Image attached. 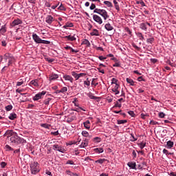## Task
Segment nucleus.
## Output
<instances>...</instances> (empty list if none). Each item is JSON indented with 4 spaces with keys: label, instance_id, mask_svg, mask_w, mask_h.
Here are the masks:
<instances>
[{
    "label": "nucleus",
    "instance_id": "1",
    "mask_svg": "<svg viewBox=\"0 0 176 176\" xmlns=\"http://www.w3.org/2000/svg\"><path fill=\"white\" fill-rule=\"evenodd\" d=\"M10 142L12 145H19V144H25L27 142L23 138L19 137L17 133H15V135L10 138Z\"/></svg>",
    "mask_w": 176,
    "mask_h": 176
},
{
    "label": "nucleus",
    "instance_id": "2",
    "mask_svg": "<svg viewBox=\"0 0 176 176\" xmlns=\"http://www.w3.org/2000/svg\"><path fill=\"white\" fill-rule=\"evenodd\" d=\"M31 174L33 175H36L38 173L41 171V168L39 167V163L36 162H31L30 164Z\"/></svg>",
    "mask_w": 176,
    "mask_h": 176
},
{
    "label": "nucleus",
    "instance_id": "3",
    "mask_svg": "<svg viewBox=\"0 0 176 176\" xmlns=\"http://www.w3.org/2000/svg\"><path fill=\"white\" fill-rule=\"evenodd\" d=\"M94 13H97L98 14H100L103 17L104 20H107V19H109V16L108 15V12L104 9H98L96 8L94 10Z\"/></svg>",
    "mask_w": 176,
    "mask_h": 176
},
{
    "label": "nucleus",
    "instance_id": "4",
    "mask_svg": "<svg viewBox=\"0 0 176 176\" xmlns=\"http://www.w3.org/2000/svg\"><path fill=\"white\" fill-rule=\"evenodd\" d=\"M4 57L6 60H8V67H10V65H12V64H13V61H14V57L13 56V55H12V54L6 53L4 55Z\"/></svg>",
    "mask_w": 176,
    "mask_h": 176
},
{
    "label": "nucleus",
    "instance_id": "5",
    "mask_svg": "<svg viewBox=\"0 0 176 176\" xmlns=\"http://www.w3.org/2000/svg\"><path fill=\"white\" fill-rule=\"evenodd\" d=\"M46 94V91H43L41 92H39L36 94L33 98V101H38L39 100H42L43 98V96Z\"/></svg>",
    "mask_w": 176,
    "mask_h": 176
},
{
    "label": "nucleus",
    "instance_id": "6",
    "mask_svg": "<svg viewBox=\"0 0 176 176\" xmlns=\"http://www.w3.org/2000/svg\"><path fill=\"white\" fill-rule=\"evenodd\" d=\"M20 24H23V21L20 19H14L10 25V28H13V27H16V25H20Z\"/></svg>",
    "mask_w": 176,
    "mask_h": 176
},
{
    "label": "nucleus",
    "instance_id": "7",
    "mask_svg": "<svg viewBox=\"0 0 176 176\" xmlns=\"http://www.w3.org/2000/svg\"><path fill=\"white\" fill-rule=\"evenodd\" d=\"M53 149L54 151H58V152H60V153H64V152H65V149H64V148H63L61 146H59L58 144L53 145Z\"/></svg>",
    "mask_w": 176,
    "mask_h": 176
},
{
    "label": "nucleus",
    "instance_id": "8",
    "mask_svg": "<svg viewBox=\"0 0 176 176\" xmlns=\"http://www.w3.org/2000/svg\"><path fill=\"white\" fill-rule=\"evenodd\" d=\"M119 87H120V86L118 84H116V85L113 86L111 90L113 93H115L116 96H118V94L120 93V91H119Z\"/></svg>",
    "mask_w": 176,
    "mask_h": 176
},
{
    "label": "nucleus",
    "instance_id": "9",
    "mask_svg": "<svg viewBox=\"0 0 176 176\" xmlns=\"http://www.w3.org/2000/svg\"><path fill=\"white\" fill-rule=\"evenodd\" d=\"M53 21H54V19L53 16H52V15H47L45 17V23H47V24H49V25H52Z\"/></svg>",
    "mask_w": 176,
    "mask_h": 176
},
{
    "label": "nucleus",
    "instance_id": "10",
    "mask_svg": "<svg viewBox=\"0 0 176 176\" xmlns=\"http://www.w3.org/2000/svg\"><path fill=\"white\" fill-rule=\"evenodd\" d=\"M16 133H17L13 132L12 130H8L4 133L3 137H8V138H9V137H13V135H15Z\"/></svg>",
    "mask_w": 176,
    "mask_h": 176
},
{
    "label": "nucleus",
    "instance_id": "11",
    "mask_svg": "<svg viewBox=\"0 0 176 176\" xmlns=\"http://www.w3.org/2000/svg\"><path fill=\"white\" fill-rule=\"evenodd\" d=\"M32 39L36 43H41L42 38L38 36L36 33L32 34Z\"/></svg>",
    "mask_w": 176,
    "mask_h": 176
},
{
    "label": "nucleus",
    "instance_id": "12",
    "mask_svg": "<svg viewBox=\"0 0 176 176\" xmlns=\"http://www.w3.org/2000/svg\"><path fill=\"white\" fill-rule=\"evenodd\" d=\"M87 145H89V139L84 138L78 146L79 148H86Z\"/></svg>",
    "mask_w": 176,
    "mask_h": 176
},
{
    "label": "nucleus",
    "instance_id": "13",
    "mask_svg": "<svg viewBox=\"0 0 176 176\" xmlns=\"http://www.w3.org/2000/svg\"><path fill=\"white\" fill-rule=\"evenodd\" d=\"M93 19L94 21L98 23V24H102V19L98 15L94 14L93 15Z\"/></svg>",
    "mask_w": 176,
    "mask_h": 176
},
{
    "label": "nucleus",
    "instance_id": "14",
    "mask_svg": "<svg viewBox=\"0 0 176 176\" xmlns=\"http://www.w3.org/2000/svg\"><path fill=\"white\" fill-rule=\"evenodd\" d=\"M63 79L67 82H70V83H74V78L69 75H64Z\"/></svg>",
    "mask_w": 176,
    "mask_h": 176
},
{
    "label": "nucleus",
    "instance_id": "15",
    "mask_svg": "<svg viewBox=\"0 0 176 176\" xmlns=\"http://www.w3.org/2000/svg\"><path fill=\"white\" fill-rule=\"evenodd\" d=\"M58 79V74H52L49 77L50 82Z\"/></svg>",
    "mask_w": 176,
    "mask_h": 176
},
{
    "label": "nucleus",
    "instance_id": "16",
    "mask_svg": "<svg viewBox=\"0 0 176 176\" xmlns=\"http://www.w3.org/2000/svg\"><path fill=\"white\" fill-rule=\"evenodd\" d=\"M127 166L132 170H137V164L135 162H128Z\"/></svg>",
    "mask_w": 176,
    "mask_h": 176
},
{
    "label": "nucleus",
    "instance_id": "17",
    "mask_svg": "<svg viewBox=\"0 0 176 176\" xmlns=\"http://www.w3.org/2000/svg\"><path fill=\"white\" fill-rule=\"evenodd\" d=\"M91 36H100V32L96 29H94L92 32L90 33Z\"/></svg>",
    "mask_w": 176,
    "mask_h": 176
},
{
    "label": "nucleus",
    "instance_id": "18",
    "mask_svg": "<svg viewBox=\"0 0 176 176\" xmlns=\"http://www.w3.org/2000/svg\"><path fill=\"white\" fill-rule=\"evenodd\" d=\"M104 28H105V30H107V31H112V30H113V26H111V23H107L104 25Z\"/></svg>",
    "mask_w": 176,
    "mask_h": 176
},
{
    "label": "nucleus",
    "instance_id": "19",
    "mask_svg": "<svg viewBox=\"0 0 176 176\" xmlns=\"http://www.w3.org/2000/svg\"><path fill=\"white\" fill-rule=\"evenodd\" d=\"M173 146H174V142L169 140L166 142V148L168 149H171Z\"/></svg>",
    "mask_w": 176,
    "mask_h": 176
},
{
    "label": "nucleus",
    "instance_id": "20",
    "mask_svg": "<svg viewBox=\"0 0 176 176\" xmlns=\"http://www.w3.org/2000/svg\"><path fill=\"white\" fill-rule=\"evenodd\" d=\"M7 30H6V25H3L1 26V29H0V34L1 35H4L5 33L6 32Z\"/></svg>",
    "mask_w": 176,
    "mask_h": 176
},
{
    "label": "nucleus",
    "instance_id": "21",
    "mask_svg": "<svg viewBox=\"0 0 176 176\" xmlns=\"http://www.w3.org/2000/svg\"><path fill=\"white\" fill-rule=\"evenodd\" d=\"M140 28L141 30H143V31H148V28L146 27V23H140Z\"/></svg>",
    "mask_w": 176,
    "mask_h": 176
},
{
    "label": "nucleus",
    "instance_id": "22",
    "mask_svg": "<svg viewBox=\"0 0 176 176\" xmlns=\"http://www.w3.org/2000/svg\"><path fill=\"white\" fill-rule=\"evenodd\" d=\"M17 118V114L16 113H11L8 117L10 120H14Z\"/></svg>",
    "mask_w": 176,
    "mask_h": 176
},
{
    "label": "nucleus",
    "instance_id": "23",
    "mask_svg": "<svg viewBox=\"0 0 176 176\" xmlns=\"http://www.w3.org/2000/svg\"><path fill=\"white\" fill-rule=\"evenodd\" d=\"M87 96L89 97L91 100H97L99 98L98 97L95 96L91 92L88 93Z\"/></svg>",
    "mask_w": 176,
    "mask_h": 176
},
{
    "label": "nucleus",
    "instance_id": "24",
    "mask_svg": "<svg viewBox=\"0 0 176 176\" xmlns=\"http://www.w3.org/2000/svg\"><path fill=\"white\" fill-rule=\"evenodd\" d=\"M65 39H67V41H76V38L75 37V36H72V35H69V36H65Z\"/></svg>",
    "mask_w": 176,
    "mask_h": 176
},
{
    "label": "nucleus",
    "instance_id": "25",
    "mask_svg": "<svg viewBox=\"0 0 176 176\" xmlns=\"http://www.w3.org/2000/svg\"><path fill=\"white\" fill-rule=\"evenodd\" d=\"M126 82L127 83H129L131 86H135V82H134V80H133V79L131 78H126Z\"/></svg>",
    "mask_w": 176,
    "mask_h": 176
},
{
    "label": "nucleus",
    "instance_id": "26",
    "mask_svg": "<svg viewBox=\"0 0 176 176\" xmlns=\"http://www.w3.org/2000/svg\"><path fill=\"white\" fill-rule=\"evenodd\" d=\"M73 111H75L76 112H82V111H83L84 112H86V109L80 107H76L73 109Z\"/></svg>",
    "mask_w": 176,
    "mask_h": 176
},
{
    "label": "nucleus",
    "instance_id": "27",
    "mask_svg": "<svg viewBox=\"0 0 176 176\" xmlns=\"http://www.w3.org/2000/svg\"><path fill=\"white\" fill-rule=\"evenodd\" d=\"M94 152H96V153H102V152H104V148H96L94 149Z\"/></svg>",
    "mask_w": 176,
    "mask_h": 176
},
{
    "label": "nucleus",
    "instance_id": "28",
    "mask_svg": "<svg viewBox=\"0 0 176 176\" xmlns=\"http://www.w3.org/2000/svg\"><path fill=\"white\" fill-rule=\"evenodd\" d=\"M84 126L85 127V129H87V130H89L90 129V121L89 120H87L84 122Z\"/></svg>",
    "mask_w": 176,
    "mask_h": 176
},
{
    "label": "nucleus",
    "instance_id": "29",
    "mask_svg": "<svg viewBox=\"0 0 176 176\" xmlns=\"http://www.w3.org/2000/svg\"><path fill=\"white\" fill-rule=\"evenodd\" d=\"M30 85H32L33 86H35L36 87H38V86H39V85L38 84V80H36V79L32 80L30 82Z\"/></svg>",
    "mask_w": 176,
    "mask_h": 176
},
{
    "label": "nucleus",
    "instance_id": "30",
    "mask_svg": "<svg viewBox=\"0 0 176 176\" xmlns=\"http://www.w3.org/2000/svg\"><path fill=\"white\" fill-rule=\"evenodd\" d=\"M136 35H137L138 38H139V39L140 41H144L145 39V38L142 35V33H141V32L137 33Z\"/></svg>",
    "mask_w": 176,
    "mask_h": 176
},
{
    "label": "nucleus",
    "instance_id": "31",
    "mask_svg": "<svg viewBox=\"0 0 176 176\" xmlns=\"http://www.w3.org/2000/svg\"><path fill=\"white\" fill-rule=\"evenodd\" d=\"M66 174H67V175H69V176H78V175L77 173H74L71 172L70 170H66Z\"/></svg>",
    "mask_w": 176,
    "mask_h": 176
},
{
    "label": "nucleus",
    "instance_id": "32",
    "mask_svg": "<svg viewBox=\"0 0 176 176\" xmlns=\"http://www.w3.org/2000/svg\"><path fill=\"white\" fill-rule=\"evenodd\" d=\"M138 145H139V147L140 148V149H144V148H145V146H146V142L143 141Z\"/></svg>",
    "mask_w": 176,
    "mask_h": 176
},
{
    "label": "nucleus",
    "instance_id": "33",
    "mask_svg": "<svg viewBox=\"0 0 176 176\" xmlns=\"http://www.w3.org/2000/svg\"><path fill=\"white\" fill-rule=\"evenodd\" d=\"M104 5L107 6V8H112L113 5L111 1H104Z\"/></svg>",
    "mask_w": 176,
    "mask_h": 176
},
{
    "label": "nucleus",
    "instance_id": "34",
    "mask_svg": "<svg viewBox=\"0 0 176 176\" xmlns=\"http://www.w3.org/2000/svg\"><path fill=\"white\" fill-rule=\"evenodd\" d=\"M71 27H74V23H66L64 26H63V28H71Z\"/></svg>",
    "mask_w": 176,
    "mask_h": 176
},
{
    "label": "nucleus",
    "instance_id": "35",
    "mask_svg": "<svg viewBox=\"0 0 176 176\" xmlns=\"http://www.w3.org/2000/svg\"><path fill=\"white\" fill-rule=\"evenodd\" d=\"M81 134L83 137H86V138L90 137L89 132H87V131H82Z\"/></svg>",
    "mask_w": 176,
    "mask_h": 176
},
{
    "label": "nucleus",
    "instance_id": "36",
    "mask_svg": "<svg viewBox=\"0 0 176 176\" xmlns=\"http://www.w3.org/2000/svg\"><path fill=\"white\" fill-rule=\"evenodd\" d=\"M82 45H87L88 47L90 46V41L87 39H85L82 42Z\"/></svg>",
    "mask_w": 176,
    "mask_h": 176
},
{
    "label": "nucleus",
    "instance_id": "37",
    "mask_svg": "<svg viewBox=\"0 0 176 176\" xmlns=\"http://www.w3.org/2000/svg\"><path fill=\"white\" fill-rule=\"evenodd\" d=\"M138 138L134 137V134L131 133V139H130V141L131 142H135V141H137Z\"/></svg>",
    "mask_w": 176,
    "mask_h": 176
},
{
    "label": "nucleus",
    "instance_id": "38",
    "mask_svg": "<svg viewBox=\"0 0 176 176\" xmlns=\"http://www.w3.org/2000/svg\"><path fill=\"white\" fill-rule=\"evenodd\" d=\"M104 162H107V160L106 159H100V160L95 161V163H99V164H102V163H104Z\"/></svg>",
    "mask_w": 176,
    "mask_h": 176
},
{
    "label": "nucleus",
    "instance_id": "39",
    "mask_svg": "<svg viewBox=\"0 0 176 176\" xmlns=\"http://www.w3.org/2000/svg\"><path fill=\"white\" fill-rule=\"evenodd\" d=\"M146 42H147V43H151V45H152V43H153V42H155V38L153 37L147 38Z\"/></svg>",
    "mask_w": 176,
    "mask_h": 176
},
{
    "label": "nucleus",
    "instance_id": "40",
    "mask_svg": "<svg viewBox=\"0 0 176 176\" xmlns=\"http://www.w3.org/2000/svg\"><path fill=\"white\" fill-rule=\"evenodd\" d=\"M136 5H141V6H142V7L146 6L145 3H144V1H142V0L137 1Z\"/></svg>",
    "mask_w": 176,
    "mask_h": 176
},
{
    "label": "nucleus",
    "instance_id": "41",
    "mask_svg": "<svg viewBox=\"0 0 176 176\" xmlns=\"http://www.w3.org/2000/svg\"><path fill=\"white\" fill-rule=\"evenodd\" d=\"M41 126L43 127L44 129H50V124H41Z\"/></svg>",
    "mask_w": 176,
    "mask_h": 176
},
{
    "label": "nucleus",
    "instance_id": "42",
    "mask_svg": "<svg viewBox=\"0 0 176 176\" xmlns=\"http://www.w3.org/2000/svg\"><path fill=\"white\" fill-rule=\"evenodd\" d=\"M67 91H68V88L67 87H63L60 89V93H62L63 94H64L65 93H67Z\"/></svg>",
    "mask_w": 176,
    "mask_h": 176
},
{
    "label": "nucleus",
    "instance_id": "43",
    "mask_svg": "<svg viewBox=\"0 0 176 176\" xmlns=\"http://www.w3.org/2000/svg\"><path fill=\"white\" fill-rule=\"evenodd\" d=\"M114 107L116 108H122V103H120V102L117 100Z\"/></svg>",
    "mask_w": 176,
    "mask_h": 176
},
{
    "label": "nucleus",
    "instance_id": "44",
    "mask_svg": "<svg viewBox=\"0 0 176 176\" xmlns=\"http://www.w3.org/2000/svg\"><path fill=\"white\" fill-rule=\"evenodd\" d=\"M124 123H127V120H118V124H124Z\"/></svg>",
    "mask_w": 176,
    "mask_h": 176
},
{
    "label": "nucleus",
    "instance_id": "45",
    "mask_svg": "<svg viewBox=\"0 0 176 176\" xmlns=\"http://www.w3.org/2000/svg\"><path fill=\"white\" fill-rule=\"evenodd\" d=\"M72 76H74V78H75L76 80H78V74L76 72H72Z\"/></svg>",
    "mask_w": 176,
    "mask_h": 176
},
{
    "label": "nucleus",
    "instance_id": "46",
    "mask_svg": "<svg viewBox=\"0 0 176 176\" xmlns=\"http://www.w3.org/2000/svg\"><path fill=\"white\" fill-rule=\"evenodd\" d=\"M94 142H101V138L96 137L93 139Z\"/></svg>",
    "mask_w": 176,
    "mask_h": 176
},
{
    "label": "nucleus",
    "instance_id": "47",
    "mask_svg": "<svg viewBox=\"0 0 176 176\" xmlns=\"http://www.w3.org/2000/svg\"><path fill=\"white\" fill-rule=\"evenodd\" d=\"M111 85H114V86L118 85V80L115 78H113L111 79Z\"/></svg>",
    "mask_w": 176,
    "mask_h": 176
},
{
    "label": "nucleus",
    "instance_id": "48",
    "mask_svg": "<svg viewBox=\"0 0 176 176\" xmlns=\"http://www.w3.org/2000/svg\"><path fill=\"white\" fill-rule=\"evenodd\" d=\"M40 43H43V45H50V41L41 39V41H40Z\"/></svg>",
    "mask_w": 176,
    "mask_h": 176
},
{
    "label": "nucleus",
    "instance_id": "49",
    "mask_svg": "<svg viewBox=\"0 0 176 176\" xmlns=\"http://www.w3.org/2000/svg\"><path fill=\"white\" fill-rule=\"evenodd\" d=\"M0 166H1V168H5V167H6V166H8V164L5 162H1L0 164Z\"/></svg>",
    "mask_w": 176,
    "mask_h": 176
},
{
    "label": "nucleus",
    "instance_id": "50",
    "mask_svg": "<svg viewBox=\"0 0 176 176\" xmlns=\"http://www.w3.org/2000/svg\"><path fill=\"white\" fill-rule=\"evenodd\" d=\"M89 9L90 10H96V4L92 3L89 7Z\"/></svg>",
    "mask_w": 176,
    "mask_h": 176
},
{
    "label": "nucleus",
    "instance_id": "51",
    "mask_svg": "<svg viewBox=\"0 0 176 176\" xmlns=\"http://www.w3.org/2000/svg\"><path fill=\"white\" fill-rule=\"evenodd\" d=\"M13 109V106L12 105H8L6 107V111H12Z\"/></svg>",
    "mask_w": 176,
    "mask_h": 176
},
{
    "label": "nucleus",
    "instance_id": "52",
    "mask_svg": "<svg viewBox=\"0 0 176 176\" xmlns=\"http://www.w3.org/2000/svg\"><path fill=\"white\" fill-rule=\"evenodd\" d=\"M132 157L133 159H135V157H137V153L135 152V150H132Z\"/></svg>",
    "mask_w": 176,
    "mask_h": 176
},
{
    "label": "nucleus",
    "instance_id": "53",
    "mask_svg": "<svg viewBox=\"0 0 176 176\" xmlns=\"http://www.w3.org/2000/svg\"><path fill=\"white\" fill-rule=\"evenodd\" d=\"M129 115H130V116H131L132 118H134V116H135V113H134V111H128Z\"/></svg>",
    "mask_w": 176,
    "mask_h": 176
},
{
    "label": "nucleus",
    "instance_id": "54",
    "mask_svg": "<svg viewBox=\"0 0 176 176\" xmlns=\"http://www.w3.org/2000/svg\"><path fill=\"white\" fill-rule=\"evenodd\" d=\"M66 164H71L72 166L75 165V163L72 160H67Z\"/></svg>",
    "mask_w": 176,
    "mask_h": 176
},
{
    "label": "nucleus",
    "instance_id": "55",
    "mask_svg": "<svg viewBox=\"0 0 176 176\" xmlns=\"http://www.w3.org/2000/svg\"><path fill=\"white\" fill-rule=\"evenodd\" d=\"M163 153H164V155H171V153H169L168 151L166 148H164Z\"/></svg>",
    "mask_w": 176,
    "mask_h": 176
},
{
    "label": "nucleus",
    "instance_id": "56",
    "mask_svg": "<svg viewBox=\"0 0 176 176\" xmlns=\"http://www.w3.org/2000/svg\"><path fill=\"white\" fill-rule=\"evenodd\" d=\"M59 10H65V7L63 6V4H60V6L58 8Z\"/></svg>",
    "mask_w": 176,
    "mask_h": 176
},
{
    "label": "nucleus",
    "instance_id": "57",
    "mask_svg": "<svg viewBox=\"0 0 176 176\" xmlns=\"http://www.w3.org/2000/svg\"><path fill=\"white\" fill-rule=\"evenodd\" d=\"M164 116H166V114H164V113H163V112L159 113V118H161L162 119H163V118H164Z\"/></svg>",
    "mask_w": 176,
    "mask_h": 176
},
{
    "label": "nucleus",
    "instance_id": "58",
    "mask_svg": "<svg viewBox=\"0 0 176 176\" xmlns=\"http://www.w3.org/2000/svg\"><path fill=\"white\" fill-rule=\"evenodd\" d=\"M125 31L127 32L129 35H131V30H130V28H125Z\"/></svg>",
    "mask_w": 176,
    "mask_h": 176
},
{
    "label": "nucleus",
    "instance_id": "59",
    "mask_svg": "<svg viewBox=\"0 0 176 176\" xmlns=\"http://www.w3.org/2000/svg\"><path fill=\"white\" fill-rule=\"evenodd\" d=\"M6 151H13V148H12L11 147H10V146H9V145H6Z\"/></svg>",
    "mask_w": 176,
    "mask_h": 176
},
{
    "label": "nucleus",
    "instance_id": "60",
    "mask_svg": "<svg viewBox=\"0 0 176 176\" xmlns=\"http://www.w3.org/2000/svg\"><path fill=\"white\" fill-rule=\"evenodd\" d=\"M86 75V74L85 73H80V74H78V79L80 78H83V76H85Z\"/></svg>",
    "mask_w": 176,
    "mask_h": 176
},
{
    "label": "nucleus",
    "instance_id": "61",
    "mask_svg": "<svg viewBox=\"0 0 176 176\" xmlns=\"http://www.w3.org/2000/svg\"><path fill=\"white\" fill-rule=\"evenodd\" d=\"M98 72H100V74H105L104 69H101L100 67H98Z\"/></svg>",
    "mask_w": 176,
    "mask_h": 176
},
{
    "label": "nucleus",
    "instance_id": "62",
    "mask_svg": "<svg viewBox=\"0 0 176 176\" xmlns=\"http://www.w3.org/2000/svg\"><path fill=\"white\" fill-rule=\"evenodd\" d=\"M84 86H90V82L88 80V81H84Z\"/></svg>",
    "mask_w": 176,
    "mask_h": 176
},
{
    "label": "nucleus",
    "instance_id": "63",
    "mask_svg": "<svg viewBox=\"0 0 176 176\" xmlns=\"http://www.w3.org/2000/svg\"><path fill=\"white\" fill-rule=\"evenodd\" d=\"M137 91H138V93L140 94H141V93H144V89H142V88H140V89H138Z\"/></svg>",
    "mask_w": 176,
    "mask_h": 176
},
{
    "label": "nucleus",
    "instance_id": "64",
    "mask_svg": "<svg viewBox=\"0 0 176 176\" xmlns=\"http://www.w3.org/2000/svg\"><path fill=\"white\" fill-rule=\"evenodd\" d=\"M140 116H141L142 119H145V118H146V116H148V114L147 113H146V114L142 113L140 115Z\"/></svg>",
    "mask_w": 176,
    "mask_h": 176
}]
</instances>
